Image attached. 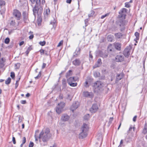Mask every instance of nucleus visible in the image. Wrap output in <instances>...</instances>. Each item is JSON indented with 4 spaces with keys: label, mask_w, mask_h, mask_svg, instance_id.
Instances as JSON below:
<instances>
[{
    "label": "nucleus",
    "mask_w": 147,
    "mask_h": 147,
    "mask_svg": "<svg viewBox=\"0 0 147 147\" xmlns=\"http://www.w3.org/2000/svg\"><path fill=\"white\" fill-rule=\"evenodd\" d=\"M77 80V79H75L74 77H71L67 79V83H71V82H75Z\"/></svg>",
    "instance_id": "nucleus-22"
},
{
    "label": "nucleus",
    "mask_w": 147,
    "mask_h": 147,
    "mask_svg": "<svg viewBox=\"0 0 147 147\" xmlns=\"http://www.w3.org/2000/svg\"><path fill=\"white\" fill-rule=\"evenodd\" d=\"M131 48L130 46L127 47L123 51V54L125 57H128L130 55Z\"/></svg>",
    "instance_id": "nucleus-11"
},
{
    "label": "nucleus",
    "mask_w": 147,
    "mask_h": 147,
    "mask_svg": "<svg viewBox=\"0 0 147 147\" xmlns=\"http://www.w3.org/2000/svg\"><path fill=\"white\" fill-rule=\"evenodd\" d=\"M11 77L12 78H13L15 77V74L13 72H11Z\"/></svg>",
    "instance_id": "nucleus-46"
},
{
    "label": "nucleus",
    "mask_w": 147,
    "mask_h": 147,
    "mask_svg": "<svg viewBox=\"0 0 147 147\" xmlns=\"http://www.w3.org/2000/svg\"><path fill=\"white\" fill-rule=\"evenodd\" d=\"M10 40L9 38H7L5 40V43L8 44Z\"/></svg>",
    "instance_id": "nucleus-38"
},
{
    "label": "nucleus",
    "mask_w": 147,
    "mask_h": 147,
    "mask_svg": "<svg viewBox=\"0 0 147 147\" xmlns=\"http://www.w3.org/2000/svg\"><path fill=\"white\" fill-rule=\"evenodd\" d=\"M5 2L4 1L0 0V6L1 7V8H2L3 7H5Z\"/></svg>",
    "instance_id": "nucleus-29"
},
{
    "label": "nucleus",
    "mask_w": 147,
    "mask_h": 147,
    "mask_svg": "<svg viewBox=\"0 0 147 147\" xmlns=\"http://www.w3.org/2000/svg\"><path fill=\"white\" fill-rule=\"evenodd\" d=\"M65 105V103L63 102H61L59 103L57 106L56 111L57 113L59 114L61 113L63 110V108Z\"/></svg>",
    "instance_id": "nucleus-4"
},
{
    "label": "nucleus",
    "mask_w": 147,
    "mask_h": 147,
    "mask_svg": "<svg viewBox=\"0 0 147 147\" xmlns=\"http://www.w3.org/2000/svg\"><path fill=\"white\" fill-rule=\"evenodd\" d=\"M113 117H111L109 119V123H111L112 121H113Z\"/></svg>",
    "instance_id": "nucleus-53"
},
{
    "label": "nucleus",
    "mask_w": 147,
    "mask_h": 147,
    "mask_svg": "<svg viewBox=\"0 0 147 147\" xmlns=\"http://www.w3.org/2000/svg\"><path fill=\"white\" fill-rule=\"evenodd\" d=\"M20 64L19 63L15 64V66L17 67V68H18L20 67Z\"/></svg>",
    "instance_id": "nucleus-60"
},
{
    "label": "nucleus",
    "mask_w": 147,
    "mask_h": 147,
    "mask_svg": "<svg viewBox=\"0 0 147 147\" xmlns=\"http://www.w3.org/2000/svg\"><path fill=\"white\" fill-rule=\"evenodd\" d=\"M5 60V59L4 58H2L0 59V68H2L4 66Z\"/></svg>",
    "instance_id": "nucleus-16"
},
{
    "label": "nucleus",
    "mask_w": 147,
    "mask_h": 147,
    "mask_svg": "<svg viewBox=\"0 0 147 147\" xmlns=\"http://www.w3.org/2000/svg\"><path fill=\"white\" fill-rule=\"evenodd\" d=\"M63 41L62 40L57 45L58 47H59L61 46V45H62L63 43Z\"/></svg>",
    "instance_id": "nucleus-49"
},
{
    "label": "nucleus",
    "mask_w": 147,
    "mask_h": 147,
    "mask_svg": "<svg viewBox=\"0 0 147 147\" xmlns=\"http://www.w3.org/2000/svg\"><path fill=\"white\" fill-rule=\"evenodd\" d=\"M71 1V0H67L66 2L67 3H70Z\"/></svg>",
    "instance_id": "nucleus-64"
},
{
    "label": "nucleus",
    "mask_w": 147,
    "mask_h": 147,
    "mask_svg": "<svg viewBox=\"0 0 147 147\" xmlns=\"http://www.w3.org/2000/svg\"><path fill=\"white\" fill-rule=\"evenodd\" d=\"M135 36L136 37V39H137L138 40L139 39V34L138 32H136L135 34Z\"/></svg>",
    "instance_id": "nucleus-43"
},
{
    "label": "nucleus",
    "mask_w": 147,
    "mask_h": 147,
    "mask_svg": "<svg viewBox=\"0 0 147 147\" xmlns=\"http://www.w3.org/2000/svg\"><path fill=\"white\" fill-rule=\"evenodd\" d=\"M81 62L79 59H76L72 62L73 64L75 66H78L80 65Z\"/></svg>",
    "instance_id": "nucleus-17"
},
{
    "label": "nucleus",
    "mask_w": 147,
    "mask_h": 147,
    "mask_svg": "<svg viewBox=\"0 0 147 147\" xmlns=\"http://www.w3.org/2000/svg\"><path fill=\"white\" fill-rule=\"evenodd\" d=\"M71 71L69 70V71L67 73L66 76V77L67 78L70 76L71 73Z\"/></svg>",
    "instance_id": "nucleus-41"
},
{
    "label": "nucleus",
    "mask_w": 147,
    "mask_h": 147,
    "mask_svg": "<svg viewBox=\"0 0 147 147\" xmlns=\"http://www.w3.org/2000/svg\"><path fill=\"white\" fill-rule=\"evenodd\" d=\"M115 36L117 39L122 38L123 36V34L120 32L116 33L115 34Z\"/></svg>",
    "instance_id": "nucleus-20"
},
{
    "label": "nucleus",
    "mask_w": 147,
    "mask_h": 147,
    "mask_svg": "<svg viewBox=\"0 0 147 147\" xmlns=\"http://www.w3.org/2000/svg\"><path fill=\"white\" fill-rule=\"evenodd\" d=\"M107 57V55L106 54H104L102 56V57L103 58H106Z\"/></svg>",
    "instance_id": "nucleus-56"
},
{
    "label": "nucleus",
    "mask_w": 147,
    "mask_h": 147,
    "mask_svg": "<svg viewBox=\"0 0 147 147\" xmlns=\"http://www.w3.org/2000/svg\"><path fill=\"white\" fill-rule=\"evenodd\" d=\"M80 105V102L78 101L74 102L71 106L70 109L73 112L78 108Z\"/></svg>",
    "instance_id": "nucleus-6"
},
{
    "label": "nucleus",
    "mask_w": 147,
    "mask_h": 147,
    "mask_svg": "<svg viewBox=\"0 0 147 147\" xmlns=\"http://www.w3.org/2000/svg\"><path fill=\"white\" fill-rule=\"evenodd\" d=\"M13 14L17 20H19L20 19L21 14L19 11L17 10H14L13 13Z\"/></svg>",
    "instance_id": "nucleus-10"
},
{
    "label": "nucleus",
    "mask_w": 147,
    "mask_h": 147,
    "mask_svg": "<svg viewBox=\"0 0 147 147\" xmlns=\"http://www.w3.org/2000/svg\"><path fill=\"white\" fill-rule=\"evenodd\" d=\"M136 118H137V116H135L134 117V118H133V121H134V122L136 121Z\"/></svg>",
    "instance_id": "nucleus-58"
},
{
    "label": "nucleus",
    "mask_w": 147,
    "mask_h": 147,
    "mask_svg": "<svg viewBox=\"0 0 147 147\" xmlns=\"http://www.w3.org/2000/svg\"><path fill=\"white\" fill-rule=\"evenodd\" d=\"M135 129V127H132L131 126H130L129 128V130L127 131L128 133H132L133 131H134Z\"/></svg>",
    "instance_id": "nucleus-25"
},
{
    "label": "nucleus",
    "mask_w": 147,
    "mask_h": 147,
    "mask_svg": "<svg viewBox=\"0 0 147 147\" xmlns=\"http://www.w3.org/2000/svg\"><path fill=\"white\" fill-rule=\"evenodd\" d=\"M74 94H67L64 97L69 101H71L73 96Z\"/></svg>",
    "instance_id": "nucleus-15"
},
{
    "label": "nucleus",
    "mask_w": 147,
    "mask_h": 147,
    "mask_svg": "<svg viewBox=\"0 0 147 147\" xmlns=\"http://www.w3.org/2000/svg\"><path fill=\"white\" fill-rule=\"evenodd\" d=\"M83 95L86 97L92 98L93 96L92 92H83Z\"/></svg>",
    "instance_id": "nucleus-18"
},
{
    "label": "nucleus",
    "mask_w": 147,
    "mask_h": 147,
    "mask_svg": "<svg viewBox=\"0 0 147 147\" xmlns=\"http://www.w3.org/2000/svg\"><path fill=\"white\" fill-rule=\"evenodd\" d=\"M1 8V14H2L4 13L5 11V7H3L2 8Z\"/></svg>",
    "instance_id": "nucleus-35"
},
{
    "label": "nucleus",
    "mask_w": 147,
    "mask_h": 147,
    "mask_svg": "<svg viewBox=\"0 0 147 147\" xmlns=\"http://www.w3.org/2000/svg\"><path fill=\"white\" fill-rule=\"evenodd\" d=\"M29 34H31V35H30L29 37V39H32L34 37V35L33 34V32L30 31L29 32Z\"/></svg>",
    "instance_id": "nucleus-33"
},
{
    "label": "nucleus",
    "mask_w": 147,
    "mask_h": 147,
    "mask_svg": "<svg viewBox=\"0 0 147 147\" xmlns=\"http://www.w3.org/2000/svg\"><path fill=\"white\" fill-rule=\"evenodd\" d=\"M41 72L40 71L39 73V74H38V76H36V77H35V78L36 79H38V78L40 77L41 76Z\"/></svg>",
    "instance_id": "nucleus-48"
},
{
    "label": "nucleus",
    "mask_w": 147,
    "mask_h": 147,
    "mask_svg": "<svg viewBox=\"0 0 147 147\" xmlns=\"http://www.w3.org/2000/svg\"><path fill=\"white\" fill-rule=\"evenodd\" d=\"M18 85V81H16V84H15V88H16Z\"/></svg>",
    "instance_id": "nucleus-54"
},
{
    "label": "nucleus",
    "mask_w": 147,
    "mask_h": 147,
    "mask_svg": "<svg viewBox=\"0 0 147 147\" xmlns=\"http://www.w3.org/2000/svg\"><path fill=\"white\" fill-rule=\"evenodd\" d=\"M88 129V125L86 123H84L81 128L82 131L79 134L80 138L83 139L86 137Z\"/></svg>",
    "instance_id": "nucleus-3"
},
{
    "label": "nucleus",
    "mask_w": 147,
    "mask_h": 147,
    "mask_svg": "<svg viewBox=\"0 0 147 147\" xmlns=\"http://www.w3.org/2000/svg\"><path fill=\"white\" fill-rule=\"evenodd\" d=\"M98 109V107L97 105L96 104H94L90 109V111L92 113H94L96 112Z\"/></svg>",
    "instance_id": "nucleus-8"
},
{
    "label": "nucleus",
    "mask_w": 147,
    "mask_h": 147,
    "mask_svg": "<svg viewBox=\"0 0 147 147\" xmlns=\"http://www.w3.org/2000/svg\"><path fill=\"white\" fill-rule=\"evenodd\" d=\"M32 49V48L31 46L29 47L26 52V53L27 55H28L29 52Z\"/></svg>",
    "instance_id": "nucleus-31"
},
{
    "label": "nucleus",
    "mask_w": 147,
    "mask_h": 147,
    "mask_svg": "<svg viewBox=\"0 0 147 147\" xmlns=\"http://www.w3.org/2000/svg\"><path fill=\"white\" fill-rule=\"evenodd\" d=\"M103 83L99 81H97L93 84V86L95 89L100 90L104 86Z\"/></svg>",
    "instance_id": "nucleus-5"
},
{
    "label": "nucleus",
    "mask_w": 147,
    "mask_h": 147,
    "mask_svg": "<svg viewBox=\"0 0 147 147\" xmlns=\"http://www.w3.org/2000/svg\"><path fill=\"white\" fill-rule=\"evenodd\" d=\"M46 63H43L42 66V68L44 69L46 67Z\"/></svg>",
    "instance_id": "nucleus-59"
},
{
    "label": "nucleus",
    "mask_w": 147,
    "mask_h": 147,
    "mask_svg": "<svg viewBox=\"0 0 147 147\" xmlns=\"http://www.w3.org/2000/svg\"><path fill=\"white\" fill-rule=\"evenodd\" d=\"M12 141L14 144H15L16 143L15 138L14 137H13L12 138Z\"/></svg>",
    "instance_id": "nucleus-57"
},
{
    "label": "nucleus",
    "mask_w": 147,
    "mask_h": 147,
    "mask_svg": "<svg viewBox=\"0 0 147 147\" xmlns=\"http://www.w3.org/2000/svg\"><path fill=\"white\" fill-rule=\"evenodd\" d=\"M123 77L122 74H117V76L116 81L117 82L120 80Z\"/></svg>",
    "instance_id": "nucleus-27"
},
{
    "label": "nucleus",
    "mask_w": 147,
    "mask_h": 147,
    "mask_svg": "<svg viewBox=\"0 0 147 147\" xmlns=\"http://www.w3.org/2000/svg\"><path fill=\"white\" fill-rule=\"evenodd\" d=\"M20 102L22 104H25L26 103V101L25 100H22Z\"/></svg>",
    "instance_id": "nucleus-52"
},
{
    "label": "nucleus",
    "mask_w": 147,
    "mask_h": 147,
    "mask_svg": "<svg viewBox=\"0 0 147 147\" xmlns=\"http://www.w3.org/2000/svg\"><path fill=\"white\" fill-rule=\"evenodd\" d=\"M51 137L49 129H47L44 131H42L40 133L39 138L40 141L42 140L43 142L47 141Z\"/></svg>",
    "instance_id": "nucleus-2"
},
{
    "label": "nucleus",
    "mask_w": 147,
    "mask_h": 147,
    "mask_svg": "<svg viewBox=\"0 0 147 147\" xmlns=\"http://www.w3.org/2000/svg\"><path fill=\"white\" fill-rule=\"evenodd\" d=\"M112 47V45L111 44L109 45L108 47L107 50L108 51H112V49H111Z\"/></svg>",
    "instance_id": "nucleus-40"
},
{
    "label": "nucleus",
    "mask_w": 147,
    "mask_h": 147,
    "mask_svg": "<svg viewBox=\"0 0 147 147\" xmlns=\"http://www.w3.org/2000/svg\"><path fill=\"white\" fill-rule=\"evenodd\" d=\"M109 15V13H107L104 15L102 16L101 17V19H104L105 17L108 16Z\"/></svg>",
    "instance_id": "nucleus-42"
},
{
    "label": "nucleus",
    "mask_w": 147,
    "mask_h": 147,
    "mask_svg": "<svg viewBox=\"0 0 147 147\" xmlns=\"http://www.w3.org/2000/svg\"><path fill=\"white\" fill-rule=\"evenodd\" d=\"M34 137L35 139V140L37 141L38 140V138H39V137H37L36 134H35Z\"/></svg>",
    "instance_id": "nucleus-63"
},
{
    "label": "nucleus",
    "mask_w": 147,
    "mask_h": 147,
    "mask_svg": "<svg viewBox=\"0 0 147 147\" xmlns=\"http://www.w3.org/2000/svg\"><path fill=\"white\" fill-rule=\"evenodd\" d=\"M84 85L85 87H88L89 86L87 81H86L84 83Z\"/></svg>",
    "instance_id": "nucleus-45"
},
{
    "label": "nucleus",
    "mask_w": 147,
    "mask_h": 147,
    "mask_svg": "<svg viewBox=\"0 0 147 147\" xmlns=\"http://www.w3.org/2000/svg\"><path fill=\"white\" fill-rule=\"evenodd\" d=\"M115 48L117 50L120 51L121 49V44L119 43H115L114 44Z\"/></svg>",
    "instance_id": "nucleus-19"
},
{
    "label": "nucleus",
    "mask_w": 147,
    "mask_h": 147,
    "mask_svg": "<svg viewBox=\"0 0 147 147\" xmlns=\"http://www.w3.org/2000/svg\"><path fill=\"white\" fill-rule=\"evenodd\" d=\"M90 117V115L89 114H87L85 115L84 117V119L85 120H87Z\"/></svg>",
    "instance_id": "nucleus-37"
},
{
    "label": "nucleus",
    "mask_w": 147,
    "mask_h": 147,
    "mask_svg": "<svg viewBox=\"0 0 147 147\" xmlns=\"http://www.w3.org/2000/svg\"><path fill=\"white\" fill-rule=\"evenodd\" d=\"M94 75L95 77L97 78L100 76V74L98 72L95 71L94 73Z\"/></svg>",
    "instance_id": "nucleus-30"
},
{
    "label": "nucleus",
    "mask_w": 147,
    "mask_h": 147,
    "mask_svg": "<svg viewBox=\"0 0 147 147\" xmlns=\"http://www.w3.org/2000/svg\"><path fill=\"white\" fill-rule=\"evenodd\" d=\"M24 43V41H22L20 43H19V45L20 46H22V45Z\"/></svg>",
    "instance_id": "nucleus-61"
},
{
    "label": "nucleus",
    "mask_w": 147,
    "mask_h": 147,
    "mask_svg": "<svg viewBox=\"0 0 147 147\" xmlns=\"http://www.w3.org/2000/svg\"><path fill=\"white\" fill-rule=\"evenodd\" d=\"M124 57L123 55H118L116 56L115 60L118 62H121L123 61Z\"/></svg>",
    "instance_id": "nucleus-12"
},
{
    "label": "nucleus",
    "mask_w": 147,
    "mask_h": 147,
    "mask_svg": "<svg viewBox=\"0 0 147 147\" xmlns=\"http://www.w3.org/2000/svg\"><path fill=\"white\" fill-rule=\"evenodd\" d=\"M62 84L64 86H65L66 85V81L65 79H63L62 80Z\"/></svg>",
    "instance_id": "nucleus-36"
},
{
    "label": "nucleus",
    "mask_w": 147,
    "mask_h": 147,
    "mask_svg": "<svg viewBox=\"0 0 147 147\" xmlns=\"http://www.w3.org/2000/svg\"><path fill=\"white\" fill-rule=\"evenodd\" d=\"M143 133L145 134H146L145 137L147 140V125H145L143 131Z\"/></svg>",
    "instance_id": "nucleus-23"
},
{
    "label": "nucleus",
    "mask_w": 147,
    "mask_h": 147,
    "mask_svg": "<svg viewBox=\"0 0 147 147\" xmlns=\"http://www.w3.org/2000/svg\"><path fill=\"white\" fill-rule=\"evenodd\" d=\"M102 64L101 60V59H98L97 62V64H96V67H98L100 66Z\"/></svg>",
    "instance_id": "nucleus-26"
},
{
    "label": "nucleus",
    "mask_w": 147,
    "mask_h": 147,
    "mask_svg": "<svg viewBox=\"0 0 147 147\" xmlns=\"http://www.w3.org/2000/svg\"><path fill=\"white\" fill-rule=\"evenodd\" d=\"M15 21L13 20H11L10 22V24L11 25H13L15 24Z\"/></svg>",
    "instance_id": "nucleus-55"
},
{
    "label": "nucleus",
    "mask_w": 147,
    "mask_h": 147,
    "mask_svg": "<svg viewBox=\"0 0 147 147\" xmlns=\"http://www.w3.org/2000/svg\"><path fill=\"white\" fill-rule=\"evenodd\" d=\"M34 143L32 142H30L29 145V147H33L34 146Z\"/></svg>",
    "instance_id": "nucleus-47"
},
{
    "label": "nucleus",
    "mask_w": 147,
    "mask_h": 147,
    "mask_svg": "<svg viewBox=\"0 0 147 147\" xmlns=\"http://www.w3.org/2000/svg\"><path fill=\"white\" fill-rule=\"evenodd\" d=\"M19 120H18V122L19 123H21V122L22 121V117H21V116H19Z\"/></svg>",
    "instance_id": "nucleus-51"
},
{
    "label": "nucleus",
    "mask_w": 147,
    "mask_h": 147,
    "mask_svg": "<svg viewBox=\"0 0 147 147\" xmlns=\"http://www.w3.org/2000/svg\"><path fill=\"white\" fill-rule=\"evenodd\" d=\"M127 22L125 20H120L119 24L120 26V30L122 31L125 29V26L127 24Z\"/></svg>",
    "instance_id": "nucleus-9"
},
{
    "label": "nucleus",
    "mask_w": 147,
    "mask_h": 147,
    "mask_svg": "<svg viewBox=\"0 0 147 147\" xmlns=\"http://www.w3.org/2000/svg\"><path fill=\"white\" fill-rule=\"evenodd\" d=\"M50 10L49 9H46L44 11V15L46 17L49 14Z\"/></svg>",
    "instance_id": "nucleus-24"
},
{
    "label": "nucleus",
    "mask_w": 147,
    "mask_h": 147,
    "mask_svg": "<svg viewBox=\"0 0 147 147\" xmlns=\"http://www.w3.org/2000/svg\"><path fill=\"white\" fill-rule=\"evenodd\" d=\"M24 21L25 22L28 23V13L26 11L23 12L22 13Z\"/></svg>",
    "instance_id": "nucleus-13"
},
{
    "label": "nucleus",
    "mask_w": 147,
    "mask_h": 147,
    "mask_svg": "<svg viewBox=\"0 0 147 147\" xmlns=\"http://www.w3.org/2000/svg\"><path fill=\"white\" fill-rule=\"evenodd\" d=\"M80 48L79 47H77L76 49L75 52L74 53V57H76L78 55H79L80 54Z\"/></svg>",
    "instance_id": "nucleus-21"
},
{
    "label": "nucleus",
    "mask_w": 147,
    "mask_h": 147,
    "mask_svg": "<svg viewBox=\"0 0 147 147\" xmlns=\"http://www.w3.org/2000/svg\"><path fill=\"white\" fill-rule=\"evenodd\" d=\"M56 22V20L55 19H53V20L51 21V24L53 25V27L54 28H55L56 26L55 23Z\"/></svg>",
    "instance_id": "nucleus-28"
},
{
    "label": "nucleus",
    "mask_w": 147,
    "mask_h": 147,
    "mask_svg": "<svg viewBox=\"0 0 147 147\" xmlns=\"http://www.w3.org/2000/svg\"><path fill=\"white\" fill-rule=\"evenodd\" d=\"M33 3H36L35 5L33 8V11L34 15L35 16L36 15H38L42 11V8L39 6L41 2L40 0H30Z\"/></svg>",
    "instance_id": "nucleus-1"
},
{
    "label": "nucleus",
    "mask_w": 147,
    "mask_h": 147,
    "mask_svg": "<svg viewBox=\"0 0 147 147\" xmlns=\"http://www.w3.org/2000/svg\"><path fill=\"white\" fill-rule=\"evenodd\" d=\"M125 6L127 8H129L130 7V5L129 2H126L125 4Z\"/></svg>",
    "instance_id": "nucleus-39"
},
{
    "label": "nucleus",
    "mask_w": 147,
    "mask_h": 147,
    "mask_svg": "<svg viewBox=\"0 0 147 147\" xmlns=\"http://www.w3.org/2000/svg\"><path fill=\"white\" fill-rule=\"evenodd\" d=\"M69 117L67 114H63L61 117V120L63 121H66L68 120Z\"/></svg>",
    "instance_id": "nucleus-14"
},
{
    "label": "nucleus",
    "mask_w": 147,
    "mask_h": 147,
    "mask_svg": "<svg viewBox=\"0 0 147 147\" xmlns=\"http://www.w3.org/2000/svg\"><path fill=\"white\" fill-rule=\"evenodd\" d=\"M26 142V139L25 137H24L23 138L22 142L23 144H24Z\"/></svg>",
    "instance_id": "nucleus-50"
},
{
    "label": "nucleus",
    "mask_w": 147,
    "mask_h": 147,
    "mask_svg": "<svg viewBox=\"0 0 147 147\" xmlns=\"http://www.w3.org/2000/svg\"><path fill=\"white\" fill-rule=\"evenodd\" d=\"M11 79L10 78H8L7 80H5V83L6 84H9L11 82Z\"/></svg>",
    "instance_id": "nucleus-32"
},
{
    "label": "nucleus",
    "mask_w": 147,
    "mask_h": 147,
    "mask_svg": "<svg viewBox=\"0 0 147 147\" xmlns=\"http://www.w3.org/2000/svg\"><path fill=\"white\" fill-rule=\"evenodd\" d=\"M127 11V9L125 8L121 9L119 12V17L125 19Z\"/></svg>",
    "instance_id": "nucleus-7"
},
{
    "label": "nucleus",
    "mask_w": 147,
    "mask_h": 147,
    "mask_svg": "<svg viewBox=\"0 0 147 147\" xmlns=\"http://www.w3.org/2000/svg\"><path fill=\"white\" fill-rule=\"evenodd\" d=\"M40 52L41 54H42V53L44 54V53H45V51H44L43 50H40Z\"/></svg>",
    "instance_id": "nucleus-62"
},
{
    "label": "nucleus",
    "mask_w": 147,
    "mask_h": 147,
    "mask_svg": "<svg viewBox=\"0 0 147 147\" xmlns=\"http://www.w3.org/2000/svg\"><path fill=\"white\" fill-rule=\"evenodd\" d=\"M45 42L44 41H40L39 42V44L40 45L42 46H43L45 45Z\"/></svg>",
    "instance_id": "nucleus-44"
},
{
    "label": "nucleus",
    "mask_w": 147,
    "mask_h": 147,
    "mask_svg": "<svg viewBox=\"0 0 147 147\" xmlns=\"http://www.w3.org/2000/svg\"><path fill=\"white\" fill-rule=\"evenodd\" d=\"M68 84L71 86L74 87L76 86L77 85V83H74L73 82H71V83H68Z\"/></svg>",
    "instance_id": "nucleus-34"
}]
</instances>
